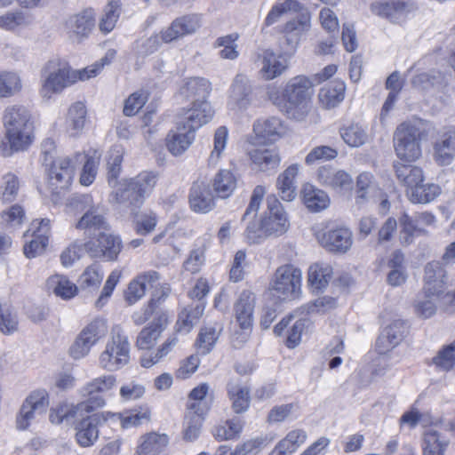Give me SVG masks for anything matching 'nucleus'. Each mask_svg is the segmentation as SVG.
<instances>
[{
  "instance_id": "obj_1",
  "label": "nucleus",
  "mask_w": 455,
  "mask_h": 455,
  "mask_svg": "<svg viewBox=\"0 0 455 455\" xmlns=\"http://www.w3.org/2000/svg\"><path fill=\"white\" fill-rule=\"evenodd\" d=\"M5 138L14 151L28 148L34 139V124L29 111L20 105L8 106L3 115Z\"/></svg>"
},
{
  "instance_id": "obj_2",
  "label": "nucleus",
  "mask_w": 455,
  "mask_h": 455,
  "mask_svg": "<svg viewBox=\"0 0 455 455\" xmlns=\"http://www.w3.org/2000/svg\"><path fill=\"white\" fill-rule=\"evenodd\" d=\"M42 163L47 174L48 188L60 195L71 183L74 166L68 156H57L54 142L47 139L42 145Z\"/></svg>"
},
{
  "instance_id": "obj_3",
  "label": "nucleus",
  "mask_w": 455,
  "mask_h": 455,
  "mask_svg": "<svg viewBox=\"0 0 455 455\" xmlns=\"http://www.w3.org/2000/svg\"><path fill=\"white\" fill-rule=\"evenodd\" d=\"M157 180V174L153 172H142L125 180L115 193L116 202L129 209L132 214L137 215L146 197L153 192Z\"/></svg>"
},
{
  "instance_id": "obj_4",
  "label": "nucleus",
  "mask_w": 455,
  "mask_h": 455,
  "mask_svg": "<svg viewBox=\"0 0 455 455\" xmlns=\"http://www.w3.org/2000/svg\"><path fill=\"white\" fill-rule=\"evenodd\" d=\"M312 86V82L305 76H297L288 81L283 89L284 103L282 106L289 118L302 121L307 116Z\"/></svg>"
},
{
  "instance_id": "obj_5",
  "label": "nucleus",
  "mask_w": 455,
  "mask_h": 455,
  "mask_svg": "<svg viewBox=\"0 0 455 455\" xmlns=\"http://www.w3.org/2000/svg\"><path fill=\"white\" fill-rule=\"evenodd\" d=\"M77 79L76 71L67 62L60 60H49L42 70L41 94L50 99L52 94L61 92Z\"/></svg>"
},
{
  "instance_id": "obj_6",
  "label": "nucleus",
  "mask_w": 455,
  "mask_h": 455,
  "mask_svg": "<svg viewBox=\"0 0 455 455\" xmlns=\"http://www.w3.org/2000/svg\"><path fill=\"white\" fill-rule=\"evenodd\" d=\"M130 361V343L128 336L119 325L113 327L111 338L105 350L100 355L101 368L114 371L125 366Z\"/></svg>"
},
{
  "instance_id": "obj_7",
  "label": "nucleus",
  "mask_w": 455,
  "mask_h": 455,
  "mask_svg": "<svg viewBox=\"0 0 455 455\" xmlns=\"http://www.w3.org/2000/svg\"><path fill=\"white\" fill-rule=\"evenodd\" d=\"M394 148L401 160H418L422 155L420 129L409 123L398 125L394 133Z\"/></svg>"
},
{
  "instance_id": "obj_8",
  "label": "nucleus",
  "mask_w": 455,
  "mask_h": 455,
  "mask_svg": "<svg viewBox=\"0 0 455 455\" xmlns=\"http://www.w3.org/2000/svg\"><path fill=\"white\" fill-rule=\"evenodd\" d=\"M302 272L291 265L279 267L274 276L272 289L283 299H291L298 297L301 286Z\"/></svg>"
},
{
  "instance_id": "obj_9",
  "label": "nucleus",
  "mask_w": 455,
  "mask_h": 455,
  "mask_svg": "<svg viewBox=\"0 0 455 455\" xmlns=\"http://www.w3.org/2000/svg\"><path fill=\"white\" fill-rule=\"evenodd\" d=\"M105 331L106 326L102 320L96 319L91 322L81 331L70 346L69 355L75 360L86 356Z\"/></svg>"
},
{
  "instance_id": "obj_10",
  "label": "nucleus",
  "mask_w": 455,
  "mask_h": 455,
  "mask_svg": "<svg viewBox=\"0 0 455 455\" xmlns=\"http://www.w3.org/2000/svg\"><path fill=\"white\" fill-rule=\"evenodd\" d=\"M267 204V209L261 218V228L265 236L284 234L289 228V222L281 203L275 196H269Z\"/></svg>"
},
{
  "instance_id": "obj_11",
  "label": "nucleus",
  "mask_w": 455,
  "mask_h": 455,
  "mask_svg": "<svg viewBox=\"0 0 455 455\" xmlns=\"http://www.w3.org/2000/svg\"><path fill=\"white\" fill-rule=\"evenodd\" d=\"M116 379L114 375H105L95 378L81 388V395L87 399L80 403H86L88 406L85 412L90 413L94 410L101 408L105 405V399L100 395L110 389L116 385Z\"/></svg>"
},
{
  "instance_id": "obj_12",
  "label": "nucleus",
  "mask_w": 455,
  "mask_h": 455,
  "mask_svg": "<svg viewBox=\"0 0 455 455\" xmlns=\"http://www.w3.org/2000/svg\"><path fill=\"white\" fill-rule=\"evenodd\" d=\"M97 241L85 242L86 252L94 259L116 260L122 250L121 238L106 231L97 234Z\"/></svg>"
},
{
  "instance_id": "obj_13",
  "label": "nucleus",
  "mask_w": 455,
  "mask_h": 455,
  "mask_svg": "<svg viewBox=\"0 0 455 455\" xmlns=\"http://www.w3.org/2000/svg\"><path fill=\"white\" fill-rule=\"evenodd\" d=\"M49 405L48 393L44 389L32 392L22 403L16 419L17 427L26 429L36 414L44 413Z\"/></svg>"
},
{
  "instance_id": "obj_14",
  "label": "nucleus",
  "mask_w": 455,
  "mask_h": 455,
  "mask_svg": "<svg viewBox=\"0 0 455 455\" xmlns=\"http://www.w3.org/2000/svg\"><path fill=\"white\" fill-rule=\"evenodd\" d=\"M424 292L427 297L436 296L437 299H444L447 293V275L442 264L432 261L425 267Z\"/></svg>"
},
{
  "instance_id": "obj_15",
  "label": "nucleus",
  "mask_w": 455,
  "mask_h": 455,
  "mask_svg": "<svg viewBox=\"0 0 455 455\" xmlns=\"http://www.w3.org/2000/svg\"><path fill=\"white\" fill-rule=\"evenodd\" d=\"M433 158L438 165L446 166L455 159V128H444L433 143Z\"/></svg>"
},
{
  "instance_id": "obj_16",
  "label": "nucleus",
  "mask_w": 455,
  "mask_h": 455,
  "mask_svg": "<svg viewBox=\"0 0 455 455\" xmlns=\"http://www.w3.org/2000/svg\"><path fill=\"white\" fill-rule=\"evenodd\" d=\"M316 237L319 243L331 252L345 253L353 243L352 232L346 228L323 230Z\"/></svg>"
},
{
  "instance_id": "obj_17",
  "label": "nucleus",
  "mask_w": 455,
  "mask_h": 455,
  "mask_svg": "<svg viewBox=\"0 0 455 455\" xmlns=\"http://www.w3.org/2000/svg\"><path fill=\"white\" fill-rule=\"evenodd\" d=\"M200 18L196 14L176 18L169 27L162 30V40L170 44L188 35L194 34L200 28Z\"/></svg>"
},
{
  "instance_id": "obj_18",
  "label": "nucleus",
  "mask_w": 455,
  "mask_h": 455,
  "mask_svg": "<svg viewBox=\"0 0 455 455\" xmlns=\"http://www.w3.org/2000/svg\"><path fill=\"white\" fill-rule=\"evenodd\" d=\"M29 231L32 232L33 239L24 245L23 251L27 258L32 259L41 255L48 244L51 234L50 220H34Z\"/></svg>"
},
{
  "instance_id": "obj_19",
  "label": "nucleus",
  "mask_w": 455,
  "mask_h": 455,
  "mask_svg": "<svg viewBox=\"0 0 455 455\" xmlns=\"http://www.w3.org/2000/svg\"><path fill=\"white\" fill-rule=\"evenodd\" d=\"M213 115L214 110L207 100H197L193 101L192 108L185 110L178 122L195 132L210 122Z\"/></svg>"
},
{
  "instance_id": "obj_20",
  "label": "nucleus",
  "mask_w": 455,
  "mask_h": 455,
  "mask_svg": "<svg viewBox=\"0 0 455 455\" xmlns=\"http://www.w3.org/2000/svg\"><path fill=\"white\" fill-rule=\"evenodd\" d=\"M371 10L374 14L393 23H401L405 20L412 7L404 0H387L372 4Z\"/></svg>"
},
{
  "instance_id": "obj_21",
  "label": "nucleus",
  "mask_w": 455,
  "mask_h": 455,
  "mask_svg": "<svg viewBox=\"0 0 455 455\" xmlns=\"http://www.w3.org/2000/svg\"><path fill=\"white\" fill-rule=\"evenodd\" d=\"M168 323V316L165 312H156L153 321L144 327L138 334L136 347L139 349L152 348Z\"/></svg>"
},
{
  "instance_id": "obj_22",
  "label": "nucleus",
  "mask_w": 455,
  "mask_h": 455,
  "mask_svg": "<svg viewBox=\"0 0 455 455\" xmlns=\"http://www.w3.org/2000/svg\"><path fill=\"white\" fill-rule=\"evenodd\" d=\"M407 329V323L404 321H393L383 330L376 341L378 353L384 355L399 345L404 338Z\"/></svg>"
},
{
  "instance_id": "obj_23",
  "label": "nucleus",
  "mask_w": 455,
  "mask_h": 455,
  "mask_svg": "<svg viewBox=\"0 0 455 455\" xmlns=\"http://www.w3.org/2000/svg\"><path fill=\"white\" fill-rule=\"evenodd\" d=\"M76 229L84 230L88 235H97V234L108 231V223L106 219V210L100 204H95L90 209L76 224Z\"/></svg>"
},
{
  "instance_id": "obj_24",
  "label": "nucleus",
  "mask_w": 455,
  "mask_h": 455,
  "mask_svg": "<svg viewBox=\"0 0 455 455\" xmlns=\"http://www.w3.org/2000/svg\"><path fill=\"white\" fill-rule=\"evenodd\" d=\"M317 179L323 186L338 192L349 191L353 187V179L348 172L330 166L321 167L318 170Z\"/></svg>"
},
{
  "instance_id": "obj_25",
  "label": "nucleus",
  "mask_w": 455,
  "mask_h": 455,
  "mask_svg": "<svg viewBox=\"0 0 455 455\" xmlns=\"http://www.w3.org/2000/svg\"><path fill=\"white\" fill-rule=\"evenodd\" d=\"M190 208L199 213L211 212L215 206L214 197L206 181L196 180L189 192Z\"/></svg>"
},
{
  "instance_id": "obj_26",
  "label": "nucleus",
  "mask_w": 455,
  "mask_h": 455,
  "mask_svg": "<svg viewBox=\"0 0 455 455\" xmlns=\"http://www.w3.org/2000/svg\"><path fill=\"white\" fill-rule=\"evenodd\" d=\"M195 140V132L177 122L176 128L166 136L165 144L168 151L174 156H181Z\"/></svg>"
},
{
  "instance_id": "obj_27",
  "label": "nucleus",
  "mask_w": 455,
  "mask_h": 455,
  "mask_svg": "<svg viewBox=\"0 0 455 455\" xmlns=\"http://www.w3.org/2000/svg\"><path fill=\"white\" fill-rule=\"evenodd\" d=\"M160 279L158 272L154 270L147 271L132 280L125 292V299L130 305L140 299L148 289L155 287Z\"/></svg>"
},
{
  "instance_id": "obj_28",
  "label": "nucleus",
  "mask_w": 455,
  "mask_h": 455,
  "mask_svg": "<svg viewBox=\"0 0 455 455\" xmlns=\"http://www.w3.org/2000/svg\"><path fill=\"white\" fill-rule=\"evenodd\" d=\"M256 297L251 291H243L235 303L234 311L236 322L241 329L251 330L253 322V312Z\"/></svg>"
},
{
  "instance_id": "obj_29",
  "label": "nucleus",
  "mask_w": 455,
  "mask_h": 455,
  "mask_svg": "<svg viewBox=\"0 0 455 455\" xmlns=\"http://www.w3.org/2000/svg\"><path fill=\"white\" fill-rule=\"evenodd\" d=\"M74 423L76 424V438L77 443L83 447L92 445L99 436V418L97 415L85 416V414H84L82 417L76 419Z\"/></svg>"
},
{
  "instance_id": "obj_30",
  "label": "nucleus",
  "mask_w": 455,
  "mask_h": 455,
  "mask_svg": "<svg viewBox=\"0 0 455 455\" xmlns=\"http://www.w3.org/2000/svg\"><path fill=\"white\" fill-rule=\"evenodd\" d=\"M443 421L435 424L424 434V455H443L449 440L443 435Z\"/></svg>"
},
{
  "instance_id": "obj_31",
  "label": "nucleus",
  "mask_w": 455,
  "mask_h": 455,
  "mask_svg": "<svg viewBox=\"0 0 455 455\" xmlns=\"http://www.w3.org/2000/svg\"><path fill=\"white\" fill-rule=\"evenodd\" d=\"M253 132L259 143L275 142L283 133L282 121L277 117L257 120L253 124Z\"/></svg>"
},
{
  "instance_id": "obj_32",
  "label": "nucleus",
  "mask_w": 455,
  "mask_h": 455,
  "mask_svg": "<svg viewBox=\"0 0 455 455\" xmlns=\"http://www.w3.org/2000/svg\"><path fill=\"white\" fill-rule=\"evenodd\" d=\"M252 164L261 172H269L276 169L281 162L275 148L260 147L249 152Z\"/></svg>"
},
{
  "instance_id": "obj_33",
  "label": "nucleus",
  "mask_w": 455,
  "mask_h": 455,
  "mask_svg": "<svg viewBox=\"0 0 455 455\" xmlns=\"http://www.w3.org/2000/svg\"><path fill=\"white\" fill-rule=\"evenodd\" d=\"M154 288L155 291L152 294V298L148 306L143 309V312H136L132 315V320L136 325L143 324L151 315H156V312H158L156 310L158 305L165 299L171 292V288L167 283L160 285L158 282Z\"/></svg>"
},
{
  "instance_id": "obj_34",
  "label": "nucleus",
  "mask_w": 455,
  "mask_h": 455,
  "mask_svg": "<svg viewBox=\"0 0 455 455\" xmlns=\"http://www.w3.org/2000/svg\"><path fill=\"white\" fill-rule=\"evenodd\" d=\"M261 65L262 76L267 80H271L283 73L288 67V61L284 56L276 55L273 51L266 50L262 53Z\"/></svg>"
},
{
  "instance_id": "obj_35",
  "label": "nucleus",
  "mask_w": 455,
  "mask_h": 455,
  "mask_svg": "<svg viewBox=\"0 0 455 455\" xmlns=\"http://www.w3.org/2000/svg\"><path fill=\"white\" fill-rule=\"evenodd\" d=\"M92 9H87L74 15L67 21L68 32L76 37H84L94 27V15Z\"/></svg>"
},
{
  "instance_id": "obj_36",
  "label": "nucleus",
  "mask_w": 455,
  "mask_h": 455,
  "mask_svg": "<svg viewBox=\"0 0 455 455\" xmlns=\"http://www.w3.org/2000/svg\"><path fill=\"white\" fill-rule=\"evenodd\" d=\"M299 172L297 164H292L284 170L277 178L278 194L283 201L291 202L296 197L295 179Z\"/></svg>"
},
{
  "instance_id": "obj_37",
  "label": "nucleus",
  "mask_w": 455,
  "mask_h": 455,
  "mask_svg": "<svg viewBox=\"0 0 455 455\" xmlns=\"http://www.w3.org/2000/svg\"><path fill=\"white\" fill-rule=\"evenodd\" d=\"M301 195L304 204L310 212L323 211L330 204V198L324 191L308 183L303 186Z\"/></svg>"
},
{
  "instance_id": "obj_38",
  "label": "nucleus",
  "mask_w": 455,
  "mask_h": 455,
  "mask_svg": "<svg viewBox=\"0 0 455 455\" xmlns=\"http://www.w3.org/2000/svg\"><path fill=\"white\" fill-rule=\"evenodd\" d=\"M345 84L340 81H333L320 89L318 99L325 108L336 107L344 100Z\"/></svg>"
},
{
  "instance_id": "obj_39",
  "label": "nucleus",
  "mask_w": 455,
  "mask_h": 455,
  "mask_svg": "<svg viewBox=\"0 0 455 455\" xmlns=\"http://www.w3.org/2000/svg\"><path fill=\"white\" fill-rule=\"evenodd\" d=\"M86 121V108L82 102L74 103L68 111L66 118V132L70 136H77L84 127Z\"/></svg>"
},
{
  "instance_id": "obj_40",
  "label": "nucleus",
  "mask_w": 455,
  "mask_h": 455,
  "mask_svg": "<svg viewBox=\"0 0 455 455\" xmlns=\"http://www.w3.org/2000/svg\"><path fill=\"white\" fill-rule=\"evenodd\" d=\"M205 308L204 302H196L195 305L184 308L179 315L176 323L177 331L188 333L203 315Z\"/></svg>"
},
{
  "instance_id": "obj_41",
  "label": "nucleus",
  "mask_w": 455,
  "mask_h": 455,
  "mask_svg": "<svg viewBox=\"0 0 455 455\" xmlns=\"http://www.w3.org/2000/svg\"><path fill=\"white\" fill-rule=\"evenodd\" d=\"M229 400L232 402V409L237 413L246 411L250 406L249 389L235 382H229L227 386Z\"/></svg>"
},
{
  "instance_id": "obj_42",
  "label": "nucleus",
  "mask_w": 455,
  "mask_h": 455,
  "mask_svg": "<svg viewBox=\"0 0 455 455\" xmlns=\"http://www.w3.org/2000/svg\"><path fill=\"white\" fill-rule=\"evenodd\" d=\"M212 187L218 197L228 198L236 188V178L229 170H220L212 180Z\"/></svg>"
},
{
  "instance_id": "obj_43",
  "label": "nucleus",
  "mask_w": 455,
  "mask_h": 455,
  "mask_svg": "<svg viewBox=\"0 0 455 455\" xmlns=\"http://www.w3.org/2000/svg\"><path fill=\"white\" fill-rule=\"evenodd\" d=\"M332 275V267L327 263H315L309 267L307 281L315 290L325 288Z\"/></svg>"
},
{
  "instance_id": "obj_44",
  "label": "nucleus",
  "mask_w": 455,
  "mask_h": 455,
  "mask_svg": "<svg viewBox=\"0 0 455 455\" xmlns=\"http://www.w3.org/2000/svg\"><path fill=\"white\" fill-rule=\"evenodd\" d=\"M89 405L86 403H77L76 405L64 404L59 406L57 409L52 410L50 413V420L52 423L60 424L63 420H73V422L86 414L85 411Z\"/></svg>"
},
{
  "instance_id": "obj_45",
  "label": "nucleus",
  "mask_w": 455,
  "mask_h": 455,
  "mask_svg": "<svg viewBox=\"0 0 455 455\" xmlns=\"http://www.w3.org/2000/svg\"><path fill=\"white\" fill-rule=\"evenodd\" d=\"M395 174L401 183L410 188V191L424 181L423 170L415 165H395Z\"/></svg>"
},
{
  "instance_id": "obj_46",
  "label": "nucleus",
  "mask_w": 455,
  "mask_h": 455,
  "mask_svg": "<svg viewBox=\"0 0 455 455\" xmlns=\"http://www.w3.org/2000/svg\"><path fill=\"white\" fill-rule=\"evenodd\" d=\"M22 90V80L19 73L11 70L0 71V98H11Z\"/></svg>"
},
{
  "instance_id": "obj_47",
  "label": "nucleus",
  "mask_w": 455,
  "mask_h": 455,
  "mask_svg": "<svg viewBox=\"0 0 455 455\" xmlns=\"http://www.w3.org/2000/svg\"><path fill=\"white\" fill-rule=\"evenodd\" d=\"M212 88L211 83L201 77L190 78L181 89V93L188 98H194L193 101L206 100Z\"/></svg>"
},
{
  "instance_id": "obj_48",
  "label": "nucleus",
  "mask_w": 455,
  "mask_h": 455,
  "mask_svg": "<svg viewBox=\"0 0 455 455\" xmlns=\"http://www.w3.org/2000/svg\"><path fill=\"white\" fill-rule=\"evenodd\" d=\"M209 391V385L202 383L193 388L188 395V409L195 414L204 415L210 409L205 398Z\"/></svg>"
},
{
  "instance_id": "obj_49",
  "label": "nucleus",
  "mask_w": 455,
  "mask_h": 455,
  "mask_svg": "<svg viewBox=\"0 0 455 455\" xmlns=\"http://www.w3.org/2000/svg\"><path fill=\"white\" fill-rule=\"evenodd\" d=\"M168 443L169 437L167 435L150 433L142 437V442L137 450L149 455H162Z\"/></svg>"
},
{
  "instance_id": "obj_50",
  "label": "nucleus",
  "mask_w": 455,
  "mask_h": 455,
  "mask_svg": "<svg viewBox=\"0 0 455 455\" xmlns=\"http://www.w3.org/2000/svg\"><path fill=\"white\" fill-rule=\"evenodd\" d=\"M48 288L52 290L53 293L64 299H69L77 293V286L60 275H54L49 277L47 281Z\"/></svg>"
},
{
  "instance_id": "obj_51",
  "label": "nucleus",
  "mask_w": 455,
  "mask_h": 455,
  "mask_svg": "<svg viewBox=\"0 0 455 455\" xmlns=\"http://www.w3.org/2000/svg\"><path fill=\"white\" fill-rule=\"evenodd\" d=\"M441 193V188L434 183L421 182L410 191V199L412 203L427 204L435 200Z\"/></svg>"
},
{
  "instance_id": "obj_52",
  "label": "nucleus",
  "mask_w": 455,
  "mask_h": 455,
  "mask_svg": "<svg viewBox=\"0 0 455 455\" xmlns=\"http://www.w3.org/2000/svg\"><path fill=\"white\" fill-rule=\"evenodd\" d=\"M243 427V423L239 418H233L215 427L213 435L219 441L235 439L239 437Z\"/></svg>"
},
{
  "instance_id": "obj_53",
  "label": "nucleus",
  "mask_w": 455,
  "mask_h": 455,
  "mask_svg": "<svg viewBox=\"0 0 455 455\" xmlns=\"http://www.w3.org/2000/svg\"><path fill=\"white\" fill-rule=\"evenodd\" d=\"M103 279V271L98 263L88 266L81 275L78 283L83 290L97 289Z\"/></svg>"
},
{
  "instance_id": "obj_54",
  "label": "nucleus",
  "mask_w": 455,
  "mask_h": 455,
  "mask_svg": "<svg viewBox=\"0 0 455 455\" xmlns=\"http://www.w3.org/2000/svg\"><path fill=\"white\" fill-rule=\"evenodd\" d=\"M251 87L245 76L237 75L231 88L230 98L240 108H245L249 103Z\"/></svg>"
},
{
  "instance_id": "obj_55",
  "label": "nucleus",
  "mask_w": 455,
  "mask_h": 455,
  "mask_svg": "<svg viewBox=\"0 0 455 455\" xmlns=\"http://www.w3.org/2000/svg\"><path fill=\"white\" fill-rule=\"evenodd\" d=\"M340 135L349 147L358 148L363 146L367 140L366 131L357 124H352L340 130Z\"/></svg>"
},
{
  "instance_id": "obj_56",
  "label": "nucleus",
  "mask_w": 455,
  "mask_h": 455,
  "mask_svg": "<svg viewBox=\"0 0 455 455\" xmlns=\"http://www.w3.org/2000/svg\"><path fill=\"white\" fill-rule=\"evenodd\" d=\"M162 31L160 34H154L147 38H142L135 42L134 50L138 58H146L156 52L162 44Z\"/></svg>"
},
{
  "instance_id": "obj_57",
  "label": "nucleus",
  "mask_w": 455,
  "mask_h": 455,
  "mask_svg": "<svg viewBox=\"0 0 455 455\" xmlns=\"http://www.w3.org/2000/svg\"><path fill=\"white\" fill-rule=\"evenodd\" d=\"M307 434L302 429H294L290 431L286 436L278 442L276 446L283 451L284 454L291 455L305 443Z\"/></svg>"
},
{
  "instance_id": "obj_58",
  "label": "nucleus",
  "mask_w": 455,
  "mask_h": 455,
  "mask_svg": "<svg viewBox=\"0 0 455 455\" xmlns=\"http://www.w3.org/2000/svg\"><path fill=\"white\" fill-rule=\"evenodd\" d=\"M222 329L223 327L220 323H215L214 325L205 326L201 329L197 341L204 354L209 353L212 350Z\"/></svg>"
},
{
  "instance_id": "obj_59",
  "label": "nucleus",
  "mask_w": 455,
  "mask_h": 455,
  "mask_svg": "<svg viewBox=\"0 0 455 455\" xmlns=\"http://www.w3.org/2000/svg\"><path fill=\"white\" fill-rule=\"evenodd\" d=\"M120 14V4L116 0H111L106 5L103 15L100 20L99 28L103 33L113 30Z\"/></svg>"
},
{
  "instance_id": "obj_60",
  "label": "nucleus",
  "mask_w": 455,
  "mask_h": 455,
  "mask_svg": "<svg viewBox=\"0 0 455 455\" xmlns=\"http://www.w3.org/2000/svg\"><path fill=\"white\" fill-rule=\"evenodd\" d=\"M19 190V178L12 172L4 174L0 184L1 200L4 203L13 202L18 196Z\"/></svg>"
},
{
  "instance_id": "obj_61",
  "label": "nucleus",
  "mask_w": 455,
  "mask_h": 455,
  "mask_svg": "<svg viewBox=\"0 0 455 455\" xmlns=\"http://www.w3.org/2000/svg\"><path fill=\"white\" fill-rule=\"evenodd\" d=\"M30 23L31 17L22 11L8 12L0 16V28L5 30H13Z\"/></svg>"
},
{
  "instance_id": "obj_62",
  "label": "nucleus",
  "mask_w": 455,
  "mask_h": 455,
  "mask_svg": "<svg viewBox=\"0 0 455 455\" xmlns=\"http://www.w3.org/2000/svg\"><path fill=\"white\" fill-rule=\"evenodd\" d=\"M300 8V4L297 0H285L283 3L276 4L268 12L265 23L267 26H270L275 23L283 14L289 12H299Z\"/></svg>"
},
{
  "instance_id": "obj_63",
  "label": "nucleus",
  "mask_w": 455,
  "mask_h": 455,
  "mask_svg": "<svg viewBox=\"0 0 455 455\" xmlns=\"http://www.w3.org/2000/svg\"><path fill=\"white\" fill-rule=\"evenodd\" d=\"M86 252L85 243L76 240L65 248L60 253V259L63 267H71Z\"/></svg>"
},
{
  "instance_id": "obj_64",
  "label": "nucleus",
  "mask_w": 455,
  "mask_h": 455,
  "mask_svg": "<svg viewBox=\"0 0 455 455\" xmlns=\"http://www.w3.org/2000/svg\"><path fill=\"white\" fill-rule=\"evenodd\" d=\"M96 204H94L92 196L89 194H74L67 203L69 212L74 213H86Z\"/></svg>"
}]
</instances>
